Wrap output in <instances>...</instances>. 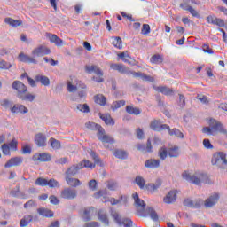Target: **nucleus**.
Here are the masks:
<instances>
[{
  "label": "nucleus",
  "instance_id": "obj_26",
  "mask_svg": "<svg viewBox=\"0 0 227 227\" xmlns=\"http://www.w3.org/2000/svg\"><path fill=\"white\" fill-rule=\"evenodd\" d=\"M28 112L29 110L27 109V107L20 104L13 105L12 108H11V113H13V114L21 113L23 114H26V113H28Z\"/></svg>",
  "mask_w": 227,
  "mask_h": 227
},
{
  "label": "nucleus",
  "instance_id": "obj_58",
  "mask_svg": "<svg viewBox=\"0 0 227 227\" xmlns=\"http://www.w3.org/2000/svg\"><path fill=\"white\" fill-rule=\"evenodd\" d=\"M177 106H179L180 109H184V107H185V96H184L183 94H179Z\"/></svg>",
  "mask_w": 227,
  "mask_h": 227
},
{
  "label": "nucleus",
  "instance_id": "obj_39",
  "mask_svg": "<svg viewBox=\"0 0 227 227\" xmlns=\"http://www.w3.org/2000/svg\"><path fill=\"white\" fill-rule=\"evenodd\" d=\"M4 22L6 24H9V26H12V27H18V26H22V21L13 20L12 18H5Z\"/></svg>",
  "mask_w": 227,
  "mask_h": 227
},
{
  "label": "nucleus",
  "instance_id": "obj_32",
  "mask_svg": "<svg viewBox=\"0 0 227 227\" xmlns=\"http://www.w3.org/2000/svg\"><path fill=\"white\" fill-rule=\"evenodd\" d=\"M35 81L36 82H41L43 86H49V84H51V80L49 77L40 74L35 76Z\"/></svg>",
  "mask_w": 227,
  "mask_h": 227
},
{
  "label": "nucleus",
  "instance_id": "obj_29",
  "mask_svg": "<svg viewBox=\"0 0 227 227\" xmlns=\"http://www.w3.org/2000/svg\"><path fill=\"white\" fill-rule=\"evenodd\" d=\"M78 86V89L81 90H78V97L79 98H86V84L82 83V82H79V83H76Z\"/></svg>",
  "mask_w": 227,
  "mask_h": 227
},
{
  "label": "nucleus",
  "instance_id": "obj_20",
  "mask_svg": "<svg viewBox=\"0 0 227 227\" xmlns=\"http://www.w3.org/2000/svg\"><path fill=\"white\" fill-rule=\"evenodd\" d=\"M18 59H19V61H21L22 63H33V65L38 64V60H36L34 57L26 55L23 52L19 54Z\"/></svg>",
  "mask_w": 227,
  "mask_h": 227
},
{
  "label": "nucleus",
  "instance_id": "obj_51",
  "mask_svg": "<svg viewBox=\"0 0 227 227\" xmlns=\"http://www.w3.org/2000/svg\"><path fill=\"white\" fill-rule=\"evenodd\" d=\"M47 185H48V187H50V189H54L56 187H61V184H59V182H58V180H56L54 178L48 180Z\"/></svg>",
  "mask_w": 227,
  "mask_h": 227
},
{
  "label": "nucleus",
  "instance_id": "obj_3",
  "mask_svg": "<svg viewBox=\"0 0 227 227\" xmlns=\"http://www.w3.org/2000/svg\"><path fill=\"white\" fill-rule=\"evenodd\" d=\"M184 2L179 4L180 8L182 10H184V12H189L192 15V17H197L200 19V12L192 8V6L189 5V1L192 3V4H197L200 5V2L198 0H183Z\"/></svg>",
  "mask_w": 227,
  "mask_h": 227
},
{
  "label": "nucleus",
  "instance_id": "obj_38",
  "mask_svg": "<svg viewBox=\"0 0 227 227\" xmlns=\"http://www.w3.org/2000/svg\"><path fill=\"white\" fill-rule=\"evenodd\" d=\"M167 130L168 131L169 136H176V137L184 139V133H182V131H180L178 129H171L168 126V129H167Z\"/></svg>",
  "mask_w": 227,
  "mask_h": 227
},
{
  "label": "nucleus",
  "instance_id": "obj_2",
  "mask_svg": "<svg viewBox=\"0 0 227 227\" xmlns=\"http://www.w3.org/2000/svg\"><path fill=\"white\" fill-rule=\"evenodd\" d=\"M183 178L195 185H201V184H208V176L203 172H195L191 174L184 172L182 175Z\"/></svg>",
  "mask_w": 227,
  "mask_h": 227
},
{
  "label": "nucleus",
  "instance_id": "obj_50",
  "mask_svg": "<svg viewBox=\"0 0 227 227\" xmlns=\"http://www.w3.org/2000/svg\"><path fill=\"white\" fill-rule=\"evenodd\" d=\"M123 106H125V100L115 101L112 104L111 109L116 111V109H120V107H123Z\"/></svg>",
  "mask_w": 227,
  "mask_h": 227
},
{
  "label": "nucleus",
  "instance_id": "obj_23",
  "mask_svg": "<svg viewBox=\"0 0 227 227\" xmlns=\"http://www.w3.org/2000/svg\"><path fill=\"white\" fill-rule=\"evenodd\" d=\"M35 143L37 146H47V137L43 133H38L35 135Z\"/></svg>",
  "mask_w": 227,
  "mask_h": 227
},
{
  "label": "nucleus",
  "instance_id": "obj_30",
  "mask_svg": "<svg viewBox=\"0 0 227 227\" xmlns=\"http://www.w3.org/2000/svg\"><path fill=\"white\" fill-rule=\"evenodd\" d=\"M99 118L105 121L106 125H114V120L111 117L109 114H99Z\"/></svg>",
  "mask_w": 227,
  "mask_h": 227
},
{
  "label": "nucleus",
  "instance_id": "obj_53",
  "mask_svg": "<svg viewBox=\"0 0 227 227\" xmlns=\"http://www.w3.org/2000/svg\"><path fill=\"white\" fill-rule=\"evenodd\" d=\"M12 64L10 62H6L3 59H0V70H10Z\"/></svg>",
  "mask_w": 227,
  "mask_h": 227
},
{
  "label": "nucleus",
  "instance_id": "obj_10",
  "mask_svg": "<svg viewBox=\"0 0 227 227\" xmlns=\"http://www.w3.org/2000/svg\"><path fill=\"white\" fill-rule=\"evenodd\" d=\"M61 198L64 200H75L77 198V190L74 188H65L60 193Z\"/></svg>",
  "mask_w": 227,
  "mask_h": 227
},
{
  "label": "nucleus",
  "instance_id": "obj_47",
  "mask_svg": "<svg viewBox=\"0 0 227 227\" xmlns=\"http://www.w3.org/2000/svg\"><path fill=\"white\" fill-rule=\"evenodd\" d=\"M85 127L90 130H98V132H99L100 129H103L102 126L95 122H87L85 123Z\"/></svg>",
  "mask_w": 227,
  "mask_h": 227
},
{
  "label": "nucleus",
  "instance_id": "obj_35",
  "mask_svg": "<svg viewBox=\"0 0 227 227\" xmlns=\"http://www.w3.org/2000/svg\"><path fill=\"white\" fill-rule=\"evenodd\" d=\"M94 102L96 104H99V106H106V103L107 102V98H106V97H104V95L102 94H98L96 96H94Z\"/></svg>",
  "mask_w": 227,
  "mask_h": 227
},
{
  "label": "nucleus",
  "instance_id": "obj_24",
  "mask_svg": "<svg viewBox=\"0 0 227 227\" xmlns=\"http://www.w3.org/2000/svg\"><path fill=\"white\" fill-rule=\"evenodd\" d=\"M47 37L49 38L51 43H54L56 47H63V39L59 38L58 35L48 33Z\"/></svg>",
  "mask_w": 227,
  "mask_h": 227
},
{
  "label": "nucleus",
  "instance_id": "obj_9",
  "mask_svg": "<svg viewBox=\"0 0 227 227\" xmlns=\"http://www.w3.org/2000/svg\"><path fill=\"white\" fill-rule=\"evenodd\" d=\"M219 198L221 196L217 192L212 193L207 199L205 200L204 201V207L205 208H212L217 205L219 202Z\"/></svg>",
  "mask_w": 227,
  "mask_h": 227
},
{
  "label": "nucleus",
  "instance_id": "obj_49",
  "mask_svg": "<svg viewBox=\"0 0 227 227\" xmlns=\"http://www.w3.org/2000/svg\"><path fill=\"white\" fill-rule=\"evenodd\" d=\"M151 63H154L155 65H159V63H162L164 61V59L162 58V56L156 54L153 55L151 59H150Z\"/></svg>",
  "mask_w": 227,
  "mask_h": 227
},
{
  "label": "nucleus",
  "instance_id": "obj_16",
  "mask_svg": "<svg viewBox=\"0 0 227 227\" xmlns=\"http://www.w3.org/2000/svg\"><path fill=\"white\" fill-rule=\"evenodd\" d=\"M81 169H82V163H78V164H74L70 166L65 175L66 176H75V175H77V173H79V171H81Z\"/></svg>",
  "mask_w": 227,
  "mask_h": 227
},
{
  "label": "nucleus",
  "instance_id": "obj_1",
  "mask_svg": "<svg viewBox=\"0 0 227 227\" xmlns=\"http://www.w3.org/2000/svg\"><path fill=\"white\" fill-rule=\"evenodd\" d=\"M209 127H204L202 129L203 134L207 136H217V134H227V129H224L223 123L215 119H210L208 121Z\"/></svg>",
  "mask_w": 227,
  "mask_h": 227
},
{
  "label": "nucleus",
  "instance_id": "obj_59",
  "mask_svg": "<svg viewBox=\"0 0 227 227\" xmlns=\"http://www.w3.org/2000/svg\"><path fill=\"white\" fill-rule=\"evenodd\" d=\"M48 180L43 177H38L35 180V185H40L41 187H46Z\"/></svg>",
  "mask_w": 227,
  "mask_h": 227
},
{
  "label": "nucleus",
  "instance_id": "obj_8",
  "mask_svg": "<svg viewBox=\"0 0 227 227\" xmlns=\"http://www.w3.org/2000/svg\"><path fill=\"white\" fill-rule=\"evenodd\" d=\"M50 53H51V49H49L45 45H39L32 51V56L34 59L42 58L43 56L49 55Z\"/></svg>",
  "mask_w": 227,
  "mask_h": 227
},
{
  "label": "nucleus",
  "instance_id": "obj_19",
  "mask_svg": "<svg viewBox=\"0 0 227 227\" xmlns=\"http://www.w3.org/2000/svg\"><path fill=\"white\" fill-rule=\"evenodd\" d=\"M176 194H178L176 190H171L168 192V194L163 198L164 203H175L176 201Z\"/></svg>",
  "mask_w": 227,
  "mask_h": 227
},
{
  "label": "nucleus",
  "instance_id": "obj_27",
  "mask_svg": "<svg viewBox=\"0 0 227 227\" xmlns=\"http://www.w3.org/2000/svg\"><path fill=\"white\" fill-rule=\"evenodd\" d=\"M79 82H81V81L74 79V81H67V91H69V93H74V91H77V88H79Z\"/></svg>",
  "mask_w": 227,
  "mask_h": 227
},
{
  "label": "nucleus",
  "instance_id": "obj_52",
  "mask_svg": "<svg viewBox=\"0 0 227 227\" xmlns=\"http://www.w3.org/2000/svg\"><path fill=\"white\" fill-rule=\"evenodd\" d=\"M76 109L81 113H90V106L88 104H78Z\"/></svg>",
  "mask_w": 227,
  "mask_h": 227
},
{
  "label": "nucleus",
  "instance_id": "obj_55",
  "mask_svg": "<svg viewBox=\"0 0 227 227\" xmlns=\"http://www.w3.org/2000/svg\"><path fill=\"white\" fill-rule=\"evenodd\" d=\"M196 98H197V100H200V102H201V104H205L206 106H207V104L210 103V101L208 100V98H207V96H205L203 94H198Z\"/></svg>",
  "mask_w": 227,
  "mask_h": 227
},
{
  "label": "nucleus",
  "instance_id": "obj_42",
  "mask_svg": "<svg viewBox=\"0 0 227 227\" xmlns=\"http://www.w3.org/2000/svg\"><path fill=\"white\" fill-rule=\"evenodd\" d=\"M156 90L163 95H173V89L168 88L166 86L158 87Z\"/></svg>",
  "mask_w": 227,
  "mask_h": 227
},
{
  "label": "nucleus",
  "instance_id": "obj_14",
  "mask_svg": "<svg viewBox=\"0 0 227 227\" xmlns=\"http://www.w3.org/2000/svg\"><path fill=\"white\" fill-rule=\"evenodd\" d=\"M97 137L102 143H110L113 145L114 143V139L111 137V136L106 134V130L103 129H99V132L97 133Z\"/></svg>",
  "mask_w": 227,
  "mask_h": 227
},
{
  "label": "nucleus",
  "instance_id": "obj_18",
  "mask_svg": "<svg viewBox=\"0 0 227 227\" xmlns=\"http://www.w3.org/2000/svg\"><path fill=\"white\" fill-rule=\"evenodd\" d=\"M110 68L112 70H116L119 74H125L126 75H130V69L125 67L123 64H111Z\"/></svg>",
  "mask_w": 227,
  "mask_h": 227
},
{
  "label": "nucleus",
  "instance_id": "obj_28",
  "mask_svg": "<svg viewBox=\"0 0 227 227\" xmlns=\"http://www.w3.org/2000/svg\"><path fill=\"white\" fill-rule=\"evenodd\" d=\"M72 176H66V182L68 184V185H71V187H79L81 185V180L77 178L71 177Z\"/></svg>",
  "mask_w": 227,
  "mask_h": 227
},
{
  "label": "nucleus",
  "instance_id": "obj_15",
  "mask_svg": "<svg viewBox=\"0 0 227 227\" xmlns=\"http://www.w3.org/2000/svg\"><path fill=\"white\" fill-rule=\"evenodd\" d=\"M12 88L13 90H16L18 91V94H17L18 98H20V95L22 96L23 94L26 93V91H27V87H26L24 83L19 81L13 82Z\"/></svg>",
  "mask_w": 227,
  "mask_h": 227
},
{
  "label": "nucleus",
  "instance_id": "obj_7",
  "mask_svg": "<svg viewBox=\"0 0 227 227\" xmlns=\"http://www.w3.org/2000/svg\"><path fill=\"white\" fill-rule=\"evenodd\" d=\"M85 70L87 74H96V75H98V78H94V81L96 82H104V78H102V75H104V73H102V70L98 68L97 66H86Z\"/></svg>",
  "mask_w": 227,
  "mask_h": 227
},
{
  "label": "nucleus",
  "instance_id": "obj_54",
  "mask_svg": "<svg viewBox=\"0 0 227 227\" xmlns=\"http://www.w3.org/2000/svg\"><path fill=\"white\" fill-rule=\"evenodd\" d=\"M112 44L114 45L117 49H122L123 44H121V37H114L112 41Z\"/></svg>",
  "mask_w": 227,
  "mask_h": 227
},
{
  "label": "nucleus",
  "instance_id": "obj_48",
  "mask_svg": "<svg viewBox=\"0 0 227 227\" xmlns=\"http://www.w3.org/2000/svg\"><path fill=\"white\" fill-rule=\"evenodd\" d=\"M168 149L166 147H161L159 152H158V157H160V159L161 160H166V158L168 157Z\"/></svg>",
  "mask_w": 227,
  "mask_h": 227
},
{
  "label": "nucleus",
  "instance_id": "obj_56",
  "mask_svg": "<svg viewBox=\"0 0 227 227\" xmlns=\"http://www.w3.org/2000/svg\"><path fill=\"white\" fill-rule=\"evenodd\" d=\"M147 214H149L151 219H153V221H157V219H159V215H157V212H155L154 209L152 207L147 208Z\"/></svg>",
  "mask_w": 227,
  "mask_h": 227
},
{
  "label": "nucleus",
  "instance_id": "obj_13",
  "mask_svg": "<svg viewBox=\"0 0 227 227\" xmlns=\"http://www.w3.org/2000/svg\"><path fill=\"white\" fill-rule=\"evenodd\" d=\"M150 129L156 132H162V130H166V129H169V125L162 124L159 120H153L150 123Z\"/></svg>",
  "mask_w": 227,
  "mask_h": 227
},
{
  "label": "nucleus",
  "instance_id": "obj_64",
  "mask_svg": "<svg viewBox=\"0 0 227 227\" xmlns=\"http://www.w3.org/2000/svg\"><path fill=\"white\" fill-rule=\"evenodd\" d=\"M2 152L4 155H10V145L8 144L2 145Z\"/></svg>",
  "mask_w": 227,
  "mask_h": 227
},
{
  "label": "nucleus",
  "instance_id": "obj_22",
  "mask_svg": "<svg viewBox=\"0 0 227 227\" xmlns=\"http://www.w3.org/2000/svg\"><path fill=\"white\" fill-rule=\"evenodd\" d=\"M24 161V159L22 157H13L11 158L4 165V168H13V166H20L22 162Z\"/></svg>",
  "mask_w": 227,
  "mask_h": 227
},
{
  "label": "nucleus",
  "instance_id": "obj_46",
  "mask_svg": "<svg viewBox=\"0 0 227 227\" xmlns=\"http://www.w3.org/2000/svg\"><path fill=\"white\" fill-rule=\"evenodd\" d=\"M33 221V215H27L24 218H22L20 222V227H26L27 224H29Z\"/></svg>",
  "mask_w": 227,
  "mask_h": 227
},
{
  "label": "nucleus",
  "instance_id": "obj_33",
  "mask_svg": "<svg viewBox=\"0 0 227 227\" xmlns=\"http://www.w3.org/2000/svg\"><path fill=\"white\" fill-rule=\"evenodd\" d=\"M37 212L39 215H42L43 217H54V213L52 211L43 207L38 208Z\"/></svg>",
  "mask_w": 227,
  "mask_h": 227
},
{
  "label": "nucleus",
  "instance_id": "obj_25",
  "mask_svg": "<svg viewBox=\"0 0 227 227\" xmlns=\"http://www.w3.org/2000/svg\"><path fill=\"white\" fill-rule=\"evenodd\" d=\"M145 168L149 169H157L160 166V160L150 159L145 162Z\"/></svg>",
  "mask_w": 227,
  "mask_h": 227
},
{
  "label": "nucleus",
  "instance_id": "obj_61",
  "mask_svg": "<svg viewBox=\"0 0 227 227\" xmlns=\"http://www.w3.org/2000/svg\"><path fill=\"white\" fill-rule=\"evenodd\" d=\"M203 204V200L196 199L192 200V208H200Z\"/></svg>",
  "mask_w": 227,
  "mask_h": 227
},
{
  "label": "nucleus",
  "instance_id": "obj_62",
  "mask_svg": "<svg viewBox=\"0 0 227 227\" xmlns=\"http://www.w3.org/2000/svg\"><path fill=\"white\" fill-rule=\"evenodd\" d=\"M79 164H82V168H90V169H93V168H95V164H92L91 161L90 160H82V162H80Z\"/></svg>",
  "mask_w": 227,
  "mask_h": 227
},
{
  "label": "nucleus",
  "instance_id": "obj_4",
  "mask_svg": "<svg viewBox=\"0 0 227 227\" xmlns=\"http://www.w3.org/2000/svg\"><path fill=\"white\" fill-rule=\"evenodd\" d=\"M211 162L213 166H218L221 169H224L227 166L226 153L223 152L215 153Z\"/></svg>",
  "mask_w": 227,
  "mask_h": 227
},
{
  "label": "nucleus",
  "instance_id": "obj_45",
  "mask_svg": "<svg viewBox=\"0 0 227 227\" xmlns=\"http://www.w3.org/2000/svg\"><path fill=\"white\" fill-rule=\"evenodd\" d=\"M0 106H2V107H4V109H10V111L12 112V108H13V101H10L9 99H3L0 102Z\"/></svg>",
  "mask_w": 227,
  "mask_h": 227
},
{
  "label": "nucleus",
  "instance_id": "obj_43",
  "mask_svg": "<svg viewBox=\"0 0 227 227\" xmlns=\"http://www.w3.org/2000/svg\"><path fill=\"white\" fill-rule=\"evenodd\" d=\"M49 143L53 150H59L61 148V142L56 138H50Z\"/></svg>",
  "mask_w": 227,
  "mask_h": 227
},
{
  "label": "nucleus",
  "instance_id": "obj_6",
  "mask_svg": "<svg viewBox=\"0 0 227 227\" xmlns=\"http://www.w3.org/2000/svg\"><path fill=\"white\" fill-rule=\"evenodd\" d=\"M133 200L135 201V207L137 208V215H145V208H146V204L145 200L139 199V194L134 193Z\"/></svg>",
  "mask_w": 227,
  "mask_h": 227
},
{
  "label": "nucleus",
  "instance_id": "obj_17",
  "mask_svg": "<svg viewBox=\"0 0 227 227\" xmlns=\"http://www.w3.org/2000/svg\"><path fill=\"white\" fill-rule=\"evenodd\" d=\"M137 148L138 152H142V153H152L153 152V147L152 146V141L150 138L147 140L146 145L144 144L137 145Z\"/></svg>",
  "mask_w": 227,
  "mask_h": 227
},
{
  "label": "nucleus",
  "instance_id": "obj_37",
  "mask_svg": "<svg viewBox=\"0 0 227 227\" xmlns=\"http://www.w3.org/2000/svg\"><path fill=\"white\" fill-rule=\"evenodd\" d=\"M98 216L99 221H102L105 224V226H109V219H107V215H106V212L104 210H99L98 213Z\"/></svg>",
  "mask_w": 227,
  "mask_h": 227
},
{
  "label": "nucleus",
  "instance_id": "obj_63",
  "mask_svg": "<svg viewBox=\"0 0 227 227\" xmlns=\"http://www.w3.org/2000/svg\"><path fill=\"white\" fill-rule=\"evenodd\" d=\"M142 35H150V25L144 24L141 30Z\"/></svg>",
  "mask_w": 227,
  "mask_h": 227
},
{
  "label": "nucleus",
  "instance_id": "obj_44",
  "mask_svg": "<svg viewBox=\"0 0 227 227\" xmlns=\"http://www.w3.org/2000/svg\"><path fill=\"white\" fill-rule=\"evenodd\" d=\"M89 153H90V157H92L95 164H97L98 166H103L102 160H100V158H98V156L97 155V153H95L93 150H90Z\"/></svg>",
  "mask_w": 227,
  "mask_h": 227
},
{
  "label": "nucleus",
  "instance_id": "obj_40",
  "mask_svg": "<svg viewBox=\"0 0 227 227\" xmlns=\"http://www.w3.org/2000/svg\"><path fill=\"white\" fill-rule=\"evenodd\" d=\"M126 112L129 113V114H135V116L141 114V110L132 106H127Z\"/></svg>",
  "mask_w": 227,
  "mask_h": 227
},
{
  "label": "nucleus",
  "instance_id": "obj_21",
  "mask_svg": "<svg viewBox=\"0 0 227 227\" xmlns=\"http://www.w3.org/2000/svg\"><path fill=\"white\" fill-rule=\"evenodd\" d=\"M129 75H133V77H140V79H142V81H145L148 82H153V77L145 74L142 72H136V71H130L129 70Z\"/></svg>",
  "mask_w": 227,
  "mask_h": 227
},
{
  "label": "nucleus",
  "instance_id": "obj_11",
  "mask_svg": "<svg viewBox=\"0 0 227 227\" xmlns=\"http://www.w3.org/2000/svg\"><path fill=\"white\" fill-rule=\"evenodd\" d=\"M34 162H51L52 160V156L49 153H35L32 157Z\"/></svg>",
  "mask_w": 227,
  "mask_h": 227
},
{
  "label": "nucleus",
  "instance_id": "obj_5",
  "mask_svg": "<svg viewBox=\"0 0 227 227\" xmlns=\"http://www.w3.org/2000/svg\"><path fill=\"white\" fill-rule=\"evenodd\" d=\"M112 217L114 218L115 223L119 224V226H124V227H134V223L129 218H121L120 215L114 210H112L111 212Z\"/></svg>",
  "mask_w": 227,
  "mask_h": 227
},
{
  "label": "nucleus",
  "instance_id": "obj_34",
  "mask_svg": "<svg viewBox=\"0 0 227 227\" xmlns=\"http://www.w3.org/2000/svg\"><path fill=\"white\" fill-rule=\"evenodd\" d=\"M95 208L93 207H87L84 209L83 212V219L85 222L91 221V215H93Z\"/></svg>",
  "mask_w": 227,
  "mask_h": 227
},
{
  "label": "nucleus",
  "instance_id": "obj_41",
  "mask_svg": "<svg viewBox=\"0 0 227 227\" xmlns=\"http://www.w3.org/2000/svg\"><path fill=\"white\" fill-rule=\"evenodd\" d=\"M114 156L117 159H121V160H125L127 159V157L129 156V153L126 151H123L121 149H117L114 152Z\"/></svg>",
  "mask_w": 227,
  "mask_h": 227
},
{
  "label": "nucleus",
  "instance_id": "obj_60",
  "mask_svg": "<svg viewBox=\"0 0 227 227\" xmlns=\"http://www.w3.org/2000/svg\"><path fill=\"white\" fill-rule=\"evenodd\" d=\"M94 198H107V190H100L94 193Z\"/></svg>",
  "mask_w": 227,
  "mask_h": 227
},
{
  "label": "nucleus",
  "instance_id": "obj_57",
  "mask_svg": "<svg viewBox=\"0 0 227 227\" xmlns=\"http://www.w3.org/2000/svg\"><path fill=\"white\" fill-rule=\"evenodd\" d=\"M168 152V156L169 157H178V155H179L177 146L169 148Z\"/></svg>",
  "mask_w": 227,
  "mask_h": 227
},
{
  "label": "nucleus",
  "instance_id": "obj_12",
  "mask_svg": "<svg viewBox=\"0 0 227 227\" xmlns=\"http://www.w3.org/2000/svg\"><path fill=\"white\" fill-rule=\"evenodd\" d=\"M162 186V180L157 179L154 183H148L145 184V191H148L151 194L157 192Z\"/></svg>",
  "mask_w": 227,
  "mask_h": 227
},
{
  "label": "nucleus",
  "instance_id": "obj_36",
  "mask_svg": "<svg viewBox=\"0 0 227 227\" xmlns=\"http://www.w3.org/2000/svg\"><path fill=\"white\" fill-rule=\"evenodd\" d=\"M135 184L138 185L139 189H146V181L141 176H137L135 178Z\"/></svg>",
  "mask_w": 227,
  "mask_h": 227
},
{
  "label": "nucleus",
  "instance_id": "obj_31",
  "mask_svg": "<svg viewBox=\"0 0 227 227\" xmlns=\"http://www.w3.org/2000/svg\"><path fill=\"white\" fill-rule=\"evenodd\" d=\"M20 100H25L27 102H35L36 100V95L32 93H25L23 95H20Z\"/></svg>",
  "mask_w": 227,
  "mask_h": 227
}]
</instances>
